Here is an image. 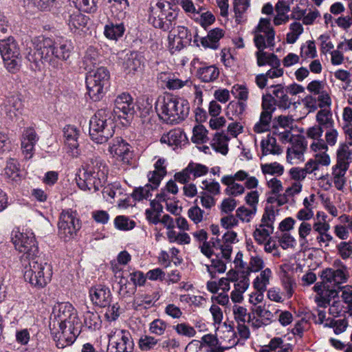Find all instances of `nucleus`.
I'll return each instance as SVG.
<instances>
[{
    "mask_svg": "<svg viewBox=\"0 0 352 352\" xmlns=\"http://www.w3.org/2000/svg\"><path fill=\"white\" fill-rule=\"evenodd\" d=\"M158 341L159 340L153 336L144 335L140 338L138 345L142 351H147L153 349Z\"/></svg>",
    "mask_w": 352,
    "mask_h": 352,
    "instance_id": "42",
    "label": "nucleus"
},
{
    "mask_svg": "<svg viewBox=\"0 0 352 352\" xmlns=\"http://www.w3.org/2000/svg\"><path fill=\"white\" fill-rule=\"evenodd\" d=\"M34 45L25 56L30 68L34 72L41 71L45 65L54 69H62V62L70 58L74 50L72 41L63 37L43 36Z\"/></svg>",
    "mask_w": 352,
    "mask_h": 352,
    "instance_id": "2",
    "label": "nucleus"
},
{
    "mask_svg": "<svg viewBox=\"0 0 352 352\" xmlns=\"http://www.w3.org/2000/svg\"><path fill=\"white\" fill-rule=\"evenodd\" d=\"M115 227L120 230H131L135 226V222L129 217L120 215L114 219Z\"/></svg>",
    "mask_w": 352,
    "mask_h": 352,
    "instance_id": "39",
    "label": "nucleus"
},
{
    "mask_svg": "<svg viewBox=\"0 0 352 352\" xmlns=\"http://www.w3.org/2000/svg\"><path fill=\"white\" fill-rule=\"evenodd\" d=\"M142 59V56L138 52H131L129 54H126L123 62L124 71L127 74L134 73L140 68Z\"/></svg>",
    "mask_w": 352,
    "mask_h": 352,
    "instance_id": "24",
    "label": "nucleus"
},
{
    "mask_svg": "<svg viewBox=\"0 0 352 352\" xmlns=\"http://www.w3.org/2000/svg\"><path fill=\"white\" fill-rule=\"evenodd\" d=\"M233 314L234 316V319L236 320L238 324L245 323L247 318L246 308L241 306L234 305L233 307Z\"/></svg>",
    "mask_w": 352,
    "mask_h": 352,
    "instance_id": "62",
    "label": "nucleus"
},
{
    "mask_svg": "<svg viewBox=\"0 0 352 352\" xmlns=\"http://www.w3.org/2000/svg\"><path fill=\"white\" fill-rule=\"evenodd\" d=\"M197 76L202 82H213L218 78L219 70L214 65H204L197 69Z\"/></svg>",
    "mask_w": 352,
    "mask_h": 352,
    "instance_id": "27",
    "label": "nucleus"
},
{
    "mask_svg": "<svg viewBox=\"0 0 352 352\" xmlns=\"http://www.w3.org/2000/svg\"><path fill=\"white\" fill-rule=\"evenodd\" d=\"M23 107L19 95H12L8 97L0 106V115L9 121H14L19 114L21 113Z\"/></svg>",
    "mask_w": 352,
    "mask_h": 352,
    "instance_id": "15",
    "label": "nucleus"
},
{
    "mask_svg": "<svg viewBox=\"0 0 352 352\" xmlns=\"http://www.w3.org/2000/svg\"><path fill=\"white\" fill-rule=\"evenodd\" d=\"M211 265L207 266V270L210 273L211 278L215 277V272L211 271L210 268L213 267L219 273H223L226 270V265L223 261L219 258V255H217V258L211 259Z\"/></svg>",
    "mask_w": 352,
    "mask_h": 352,
    "instance_id": "50",
    "label": "nucleus"
},
{
    "mask_svg": "<svg viewBox=\"0 0 352 352\" xmlns=\"http://www.w3.org/2000/svg\"><path fill=\"white\" fill-rule=\"evenodd\" d=\"M273 113L274 112L262 111L259 121L256 123L254 126V131L257 133H261L268 131Z\"/></svg>",
    "mask_w": 352,
    "mask_h": 352,
    "instance_id": "33",
    "label": "nucleus"
},
{
    "mask_svg": "<svg viewBox=\"0 0 352 352\" xmlns=\"http://www.w3.org/2000/svg\"><path fill=\"white\" fill-rule=\"evenodd\" d=\"M316 121L318 124L325 128L331 129L333 127L334 122L330 110L323 109L318 111L316 114Z\"/></svg>",
    "mask_w": 352,
    "mask_h": 352,
    "instance_id": "35",
    "label": "nucleus"
},
{
    "mask_svg": "<svg viewBox=\"0 0 352 352\" xmlns=\"http://www.w3.org/2000/svg\"><path fill=\"white\" fill-rule=\"evenodd\" d=\"M249 272H242L239 281L234 284V289L241 292H245L250 285Z\"/></svg>",
    "mask_w": 352,
    "mask_h": 352,
    "instance_id": "60",
    "label": "nucleus"
},
{
    "mask_svg": "<svg viewBox=\"0 0 352 352\" xmlns=\"http://www.w3.org/2000/svg\"><path fill=\"white\" fill-rule=\"evenodd\" d=\"M338 294V292L336 289L326 290L320 297L316 298L318 305L322 307L330 305L331 300L336 298Z\"/></svg>",
    "mask_w": 352,
    "mask_h": 352,
    "instance_id": "47",
    "label": "nucleus"
},
{
    "mask_svg": "<svg viewBox=\"0 0 352 352\" xmlns=\"http://www.w3.org/2000/svg\"><path fill=\"white\" fill-rule=\"evenodd\" d=\"M261 33L264 34L263 35L266 44L271 50H273L275 46V30L271 25L270 19L261 18L260 19L258 24L255 28L254 35Z\"/></svg>",
    "mask_w": 352,
    "mask_h": 352,
    "instance_id": "20",
    "label": "nucleus"
},
{
    "mask_svg": "<svg viewBox=\"0 0 352 352\" xmlns=\"http://www.w3.org/2000/svg\"><path fill=\"white\" fill-rule=\"evenodd\" d=\"M61 16L67 25L69 29L76 32L78 30H82L87 25L89 18L80 13L79 11H73L72 13L69 10H65Z\"/></svg>",
    "mask_w": 352,
    "mask_h": 352,
    "instance_id": "18",
    "label": "nucleus"
},
{
    "mask_svg": "<svg viewBox=\"0 0 352 352\" xmlns=\"http://www.w3.org/2000/svg\"><path fill=\"white\" fill-rule=\"evenodd\" d=\"M261 170L264 175H282L284 172V167L278 162L261 164Z\"/></svg>",
    "mask_w": 352,
    "mask_h": 352,
    "instance_id": "40",
    "label": "nucleus"
},
{
    "mask_svg": "<svg viewBox=\"0 0 352 352\" xmlns=\"http://www.w3.org/2000/svg\"><path fill=\"white\" fill-rule=\"evenodd\" d=\"M274 97L271 94H266L262 97L263 111L274 112L276 110Z\"/></svg>",
    "mask_w": 352,
    "mask_h": 352,
    "instance_id": "57",
    "label": "nucleus"
},
{
    "mask_svg": "<svg viewBox=\"0 0 352 352\" xmlns=\"http://www.w3.org/2000/svg\"><path fill=\"white\" fill-rule=\"evenodd\" d=\"M207 133L208 131L203 125L195 126L193 129L192 141L197 144L206 142L209 140L207 136Z\"/></svg>",
    "mask_w": 352,
    "mask_h": 352,
    "instance_id": "41",
    "label": "nucleus"
},
{
    "mask_svg": "<svg viewBox=\"0 0 352 352\" xmlns=\"http://www.w3.org/2000/svg\"><path fill=\"white\" fill-rule=\"evenodd\" d=\"M87 94L94 102L100 101L104 96L110 85V74L104 67L91 69L85 78Z\"/></svg>",
    "mask_w": 352,
    "mask_h": 352,
    "instance_id": "6",
    "label": "nucleus"
},
{
    "mask_svg": "<svg viewBox=\"0 0 352 352\" xmlns=\"http://www.w3.org/2000/svg\"><path fill=\"white\" fill-rule=\"evenodd\" d=\"M89 297L92 303L100 307H107L111 302V292L107 285L97 284L89 289Z\"/></svg>",
    "mask_w": 352,
    "mask_h": 352,
    "instance_id": "16",
    "label": "nucleus"
},
{
    "mask_svg": "<svg viewBox=\"0 0 352 352\" xmlns=\"http://www.w3.org/2000/svg\"><path fill=\"white\" fill-rule=\"evenodd\" d=\"M261 147L263 155H279L282 153V149L276 144V138L270 135H268L266 139L262 140Z\"/></svg>",
    "mask_w": 352,
    "mask_h": 352,
    "instance_id": "30",
    "label": "nucleus"
},
{
    "mask_svg": "<svg viewBox=\"0 0 352 352\" xmlns=\"http://www.w3.org/2000/svg\"><path fill=\"white\" fill-rule=\"evenodd\" d=\"M254 43L258 51L255 55L256 57L257 65L262 67L266 65L270 66H278L280 65V60L278 56L272 53L268 54L264 51L265 49L269 47L265 41V37L262 34H256L254 37Z\"/></svg>",
    "mask_w": 352,
    "mask_h": 352,
    "instance_id": "11",
    "label": "nucleus"
},
{
    "mask_svg": "<svg viewBox=\"0 0 352 352\" xmlns=\"http://www.w3.org/2000/svg\"><path fill=\"white\" fill-rule=\"evenodd\" d=\"M271 276L272 271L270 268L261 271L260 276H257L253 281L254 288L257 291H265Z\"/></svg>",
    "mask_w": 352,
    "mask_h": 352,
    "instance_id": "34",
    "label": "nucleus"
},
{
    "mask_svg": "<svg viewBox=\"0 0 352 352\" xmlns=\"http://www.w3.org/2000/svg\"><path fill=\"white\" fill-rule=\"evenodd\" d=\"M107 352H133L134 342L131 333L120 330L108 336Z\"/></svg>",
    "mask_w": 352,
    "mask_h": 352,
    "instance_id": "10",
    "label": "nucleus"
},
{
    "mask_svg": "<svg viewBox=\"0 0 352 352\" xmlns=\"http://www.w3.org/2000/svg\"><path fill=\"white\" fill-rule=\"evenodd\" d=\"M231 93L236 98L243 102L248 98V89L243 85H234L232 87Z\"/></svg>",
    "mask_w": 352,
    "mask_h": 352,
    "instance_id": "53",
    "label": "nucleus"
},
{
    "mask_svg": "<svg viewBox=\"0 0 352 352\" xmlns=\"http://www.w3.org/2000/svg\"><path fill=\"white\" fill-rule=\"evenodd\" d=\"M252 311L253 314H256L258 317L263 319L267 324H270L272 322L273 314L270 311L265 309L261 305L256 306L252 308Z\"/></svg>",
    "mask_w": 352,
    "mask_h": 352,
    "instance_id": "51",
    "label": "nucleus"
},
{
    "mask_svg": "<svg viewBox=\"0 0 352 352\" xmlns=\"http://www.w3.org/2000/svg\"><path fill=\"white\" fill-rule=\"evenodd\" d=\"M267 89H272V94H271L274 97L276 106L279 109L286 110L291 107L293 102L287 95L288 92L285 86L282 84H277L271 85Z\"/></svg>",
    "mask_w": 352,
    "mask_h": 352,
    "instance_id": "19",
    "label": "nucleus"
},
{
    "mask_svg": "<svg viewBox=\"0 0 352 352\" xmlns=\"http://www.w3.org/2000/svg\"><path fill=\"white\" fill-rule=\"evenodd\" d=\"M337 248L339 254L343 259L349 258L352 254V243L341 242Z\"/></svg>",
    "mask_w": 352,
    "mask_h": 352,
    "instance_id": "61",
    "label": "nucleus"
},
{
    "mask_svg": "<svg viewBox=\"0 0 352 352\" xmlns=\"http://www.w3.org/2000/svg\"><path fill=\"white\" fill-rule=\"evenodd\" d=\"M4 175L12 182H18L21 179V170L17 160L10 158L4 168Z\"/></svg>",
    "mask_w": 352,
    "mask_h": 352,
    "instance_id": "31",
    "label": "nucleus"
},
{
    "mask_svg": "<svg viewBox=\"0 0 352 352\" xmlns=\"http://www.w3.org/2000/svg\"><path fill=\"white\" fill-rule=\"evenodd\" d=\"M98 0H76V3L78 5L79 10L87 12H95L97 10Z\"/></svg>",
    "mask_w": 352,
    "mask_h": 352,
    "instance_id": "49",
    "label": "nucleus"
},
{
    "mask_svg": "<svg viewBox=\"0 0 352 352\" xmlns=\"http://www.w3.org/2000/svg\"><path fill=\"white\" fill-rule=\"evenodd\" d=\"M150 9L152 14H150L148 20L153 23L155 28L161 29L163 31H170L173 29L175 24L165 23L164 21L166 14V11L160 12V14H157L156 12H153V8Z\"/></svg>",
    "mask_w": 352,
    "mask_h": 352,
    "instance_id": "29",
    "label": "nucleus"
},
{
    "mask_svg": "<svg viewBox=\"0 0 352 352\" xmlns=\"http://www.w3.org/2000/svg\"><path fill=\"white\" fill-rule=\"evenodd\" d=\"M245 108L246 103L243 101H231L227 107V114L241 119Z\"/></svg>",
    "mask_w": 352,
    "mask_h": 352,
    "instance_id": "36",
    "label": "nucleus"
},
{
    "mask_svg": "<svg viewBox=\"0 0 352 352\" xmlns=\"http://www.w3.org/2000/svg\"><path fill=\"white\" fill-rule=\"evenodd\" d=\"M176 102L179 104V105L175 107V113L174 115L173 124H177L184 120L188 117L190 111V104L187 100L177 96Z\"/></svg>",
    "mask_w": 352,
    "mask_h": 352,
    "instance_id": "28",
    "label": "nucleus"
},
{
    "mask_svg": "<svg viewBox=\"0 0 352 352\" xmlns=\"http://www.w3.org/2000/svg\"><path fill=\"white\" fill-rule=\"evenodd\" d=\"M125 32V27L123 23H114L111 21H108L104 28V36L113 41H118L121 38Z\"/></svg>",
    "mask_w": 352,
    "mask_h": 352,
    "instance_id": "26",
    "label": "nucleus"
},
{
    "mask_svg": "<svg viewBox=\"0 0 352 352\" xmlns=\"http://www.w3.org/2000/svg\"><path fill=\"white\" fill-rule=\"evenodd\" d=\"M83 170L82 175L76 179L78 186L82 190H99L107 179L109 170L106 164L98 157L90 159Z\"/></svg>",
    "mask_w": 352,
    "mask_h": 352,
    "instance_id": "4",
    "label": "nucleus"
},
{
    "mask_svg": "<svg viewBox=\"0 0 352 352\" xmlns=\"http://www.w3.org/2000/svg\"><path fill=\"white\" fill-rule=\"evenodd\" d=\"M51 320H53L54 327L57 324L63 335L67 331L71 334L67 344H73L81 333L80 318L76 309L69 302L56 304L52 309Z\"/></svg>",
    "mask_w": 352,
    "mask_h": 352,
    "instance_id": "3",
    "label": "nucleus"
},
{
    "mask_svg": "<svg viewBox=\"0 0 352 352\" xmlns=\"http://www.w3.org/2000/svg\"><path fill=\"white\" fill-rule=\"evenodd\" d=\"M190 175H193V179L205 175L208 172V168L201 164L190 162L187 166Z\"/></svg>",
    "mask_w": 352,
    "mask_h": 352,
    "instance_id": "43",
    "label": "nucleus"
},
{
    "mask_svg": "<svg viewBox=\"0 0 352 352\" xmlns=\"http://www.w3.org/2000/svg\"><path fill=\"white\" fill-rule=\"evenodd\" d=\"M264 267L263 260L258 256H251L249 263V267L245 272H249V275L251 272H258Z\"/></svg>",
    "mask_w": 352,
    "mask_h": 352,
    "instance_id": "52",
    "label": "nucleus"
},
{
    "mask_svg": "<svg viewBox=\"0 0 352 352\" xmlns=\"http://www.w3.org/2000/svg\"><path fill=\"white\" fill-rule=\"evenodd\" d=\"M11 235L12 241L16 250L23 253V256L28 260L40 256L38 247L33 232H20L17 228L12 232Z\"/></svg>",
    "mask_w": 352,
    "mask_h": 352,
    "instance_id": "8",
    "label": "nucleus"
},
{
    "mask_svg": "<svg viewBox=\"0 0 352 352\" xmlns=\"http://www.w3.org/2000/svg\"><path fill=\"white\" fill-rule=\"evenodd\" d=\"M82 318L83 322H80L81 331H83V329L94 331L101 328L102 320L98 312L94 311V309L89 310L88 309V307H87V310L83 312Z\"/></svg>",
    "mask_w": 352,
    "mask_h": 352,
    "instance_id": "21",
    "label": "nucleus"
},
{
    "mask_svg": "<svg viewBox=\"0 0 352 352\" xmlns=\"http://www.w3.org/2000/svg\"><path fill=\"white\" fill-rule=\"evenodd\" d=\"M107 307V309L104 314L105 318L110 322L115 321L120 316V306L118 303H114L112 305L110 303Z\"/></svg>",
    "mask_w": 352,
    "mask_h": 352,
    "instance_id": "59",
    "label": "nucleus"
},
{
    "mask_svg": "<svg viewBox=\"0 0 352 352\" xmlns=\"http://www.w3.org/2000/svg\"><path fill=\"white\" fill-rule=\"evenodd\" d=\"M0 54L4 67L11 74L17 73L21 67V55L19 46L12 36L0 40Z\"/></svg>",
    "mask_w": 352,
    "mask_h": 352,
    "instance_id": "7",
    "label": "nucleus"
},
{
    "mask_svg": "<svg viewBox=\"0 0 352 352\" xmlns=\"http://www.w3.org/2000/svg\"><path fill=\"white\" fill-rule=\"evenodd\" d=\"M204 213V211L197 206L191 207L188 211V217L195 224L200 223L203 220Z\"/></svg>",
    "mask_w": 352,
    "mask_h": 352,
    "instance_id": "58",
    "label": "nucleus"
},
{
    "mask_svg": "<svg viewBox=\"0 0 352 352\" xmlns=\"http://www.w3.org/2000/svg\"><path fill=\"white\" fill-rule=\"evenodd\" d=\"M185 352H208L204 350L203 344L197 340H193L188 344Z\"/></svg>",
    "mask_w": 352,
    "mask_h": 352,
    "instance_id": "64",
    "label": "nucleus"
},
{
    "mask_svg": "<svg viewBox=\"0 0 352 352\" xmlns=\"http://www.w3.org/2000/svg\"><path fill=\"white\" fill-rule=\"evenodd\" d=\"M135 113L134 103L130 94L122 93L114 101V109H99L89 120V136L97 144L107 142L113 137L116 129V118L124 120L122 124L130 123Z\"/></svg>",
    "mask_w": 352,
    "mask_h": 352,
    "instance_id": "1",
    "label": "nucleus"
},
{
    "mask_svg": "<svg viewBox=\"0 0 352 352\" xmlns=\"http://www.w3.org/2000/svg\"><path fill=\"white\" fill-rule=\"evenodd\" d=\"M256 212V209H248L245 206H241L237 208L236 211V215L238 218H239L242 221L250 222L251 217L254 215Z\"/></svg>",
    "mask_w": 352,
    "mask_h": 352,
    "instance_id": "55",
    "label": "nucleus"
},
{
    "mask_svg": "<svg viewBox=\"0 0 352 352\" xmlns=\"http://www.w3.org/2000/svg\"><path fill=\"white\" fill-rule=\"evenodd\" d=\"M56 0H24L28 8H36L38 10L47 11L50 9Z\"/></svg>",
    "mask_w": 352,
    "mask_h": 352,
    "instance_id": "37",
    "label": "nucleus"
},
{
    "mask_svg": "<svg viewBox=\"0 0 352 352\" xmlns=\"http://www.w3.org/2000/svg\"><path fill=\"white\" fill-rule=\"evenodd\" d=\"M81 225V221L76 210H63L58 223V236L65 241H69L77 236Z\"/></svg>",
    "mask_w": 352,
    "mask_h": 352,
    "instance_id": "9",
    "label": "nucleus"
},
{
    "mask_svg": "<svg viewBox=\"0 0 352 352\" xmlns=\"http://www.w3.org/2000/svg\"><path fill=\"white\" fill-rule=\"evenodd\" d=\"M228 140L225 134L217 132L214 135L211 146L217 152L226 155L228 152Z\"/></svg>",
    "mask_w": 352,
    "mask_h": 352,
    "instance_id": "32",
    "label": "nucleus"
},
{
    "mask_svg": "<svg viewBox=\"0 0 352 352\" xmlns=\"http://www.w3.org/2000/svg\"><path fill=\"white\" fill-rule=\"evenodd\" d=\"M176 332L187 337H193L196 334L195 329L186 323H180L174 327Z\"/></svg>",
    "mask_w": 352,
    "mask_h": 352,
    "instance_id": "56",
    "label": "nucleus"
},
{
    "mask_svg": "<svg viewBox=\"0 0 352 352\" xmlns=\"http://www.w3.org/2000/svg\"><path fill=\"white\" fill-rule=\"evenodd\" d=\"M281 280L285 290L289 297L293 294V286L295 285L294 280L285 270H281Z\"/></svg>",
    "mask_w": 352,
    "mask_h": 352,
    "instance_id": "44",
    "label": "nucleus"
},
{
    "mask_svg": "<svg viewBox=\"0 0 352 352\" xmlns=\"http://www.w3.org/2000/svg\"><path fill=\"white\" fill-rule=\"evenodd\" d=\"M29 266L26 267L24 272V279L32 287L41 289L47 286L51 281L52 276V268L42 257L29 260Z\"/></svg>",
    "mask_w": 352,
    "mask_h": 352,
    "instance_id": "5",
    "label": "nucleus"
},
{
    "mask_svg": "<svg viewBox=\"0 0 352 352\" xmlns=\"http://www.w3.org/2000/svg\"><path fill=\"white\" fill-rule=\"evenodd\" d=\"M147 177L149 183L144 186L135 188L131 194L132 197L136 201H140L151 197V191L157 189L164 176L153 170L148 172Z\"/></svg>",
    "mask_w": 352,
    "mask_h": 352,
    "instance_id": "13",
    "label": "nucleus"
},
{
    "mask_svg": "<svg viewBox=\"0 0 352 352\" xmlns=\"http://www.w3.org/2000/svg\"><path fill=\"white\" fill-rule=\"evenodd\" d=\"M167 327L166 322L161 319H155L150 323L149 331L151 333L162 336Z\"/></svg>",
    "mask_w": 352,
    "mask_h": 352,
    "instance_id": "48",
    "label": "nucleus"
},
{
    "mask_svg": "<svg viewBox=\"0 0 352 352\" xmlns=\"http://www.w3.org/2000/svg\"><path fill=\"white\" fill-rule=\"evenodd\" d=\"M98 61L99 54L97 50L93 47H88L84 56V63L86 64L87 67L94 66Z\"/></svg>",
    "mask_w": 352,
    "mask_h": 352,
    "instance_id": "45",
    "label": "nucleus"
},
{
    "mask_svg": "<svg viewBox=\"0 0 352 352\" xmlns=\"http://www.w3.org/2000/svg\"><path fill=\"white\" fill-rule=\"evenodd\" d=\"M176 97L173 95H166L158 98L155 104V109L159 118L166 123L173 124L175 107L179 105L176 102Z\"/></svg>",
    "mask_w": 352,
    "mask_h": 352,
    "instance_id": "12",
    "label": "nucleus"
},
{
    "mask_svg": "<svg viewBox=\"0 0 352 352\" xmlns=\"http://www.w3.org/2000/svg\"><path fill=\"white\" fill-rule=\"evenodd\" d=\"M225 32L223 29L216 28L210 30L206 36L201 37L200 43L205 49L217 50L219 48V41L224 36Z\"/></svg>",
    "mask_w": 352,
    "mask_h": 352,
    "instance_id": "22",
    "label": "nucleus"
},
{
    "mask_svg": "<svg viewBox=\"0 0 352 352\" xmlns=\"http://www.w3.org/2000/svg\"><path fill=\"white\" fill-rule=\"evenodd\" d=\"M289 142L292 144V147L288 148L287 151V160L289 161L293 158L292 155L294 158L300 160L307 147L306 140L303 136L298 135L294 139H290Z\"/></svg>",
    "mask_w": 352,
    "mask_h": 352,
    "instance_id": "23",
    "label": "nucleus"
},
{
    "mask_svg": "<svg viewBox=\"0 0 352 352\" xmlns=\"http://www.w3.org/2000/svg\"><path fill=\"white\" fill-rule=\"evenodd\" d=\"M275 212L274 206H266L261 219L260 227H266L274 230L273 223L275 221Z\"/></svg>",
    "mask_w": 352,
    "mask_h": 352,
    "instance_id": "38",
    "label": "nucleus"
},
{
    "mask_svg": "<svg viewBox=\"0 0 352 352\" xmlns=\"http://www.w3.org/2000/svg\"><path fill=\"white\" fill-rule=\"evenodd\" d=\"M274 230L267 228L266 227H260L256 228L253 233V236L255 241L260 245L264 243L270 234L273 232Z\"/></svg>",
    "mask_w": 352,
    "mask_h": 352,
    "instance_id": "46",
    "label": "nucleus"
},
{
    "mask_svg": "<svg viewBox=\"0 0 352 352\" xmlns=\"http://www.w3.org/2000/svg\"><path fill=\"white\" fill-rule=\"evenodd\" d=\"M177 39H180L184 45H189L192 41V34L190 31L184 26H177Z\"/></svg>",
    "mask_w": 352,
    "mask_h": 352,
    "instance_id": "54",
    "label": "nucleus"
},
{
    "mask_svg": "<svg viewBox=\"0 0 352 352\" xmlns=\"http://www.w3.org/2000/svg\"><path fill=\"white\" fill-rule=\"evenodd\" d=\"M132 147L122 138H116L109 147V153L124 163H129L133 157Z\"/></svg>",
    "mask_w": 352,
    "mask_h": 352,
    "instance_id": "17",
    "label": "nucleus"
},
{
    "mask_svg": "<svg viewBox=\"0 0 352 352\" xmlns=\"http://www.w3.org/2000/svg\"><path fill=\"white\" fill-rule=\"evenodd\" d=\"M187 141L185 133L179 128L170 130L167 134L161 138L162 143H167L169 146H181Z\"/></svg>",
    "mask_w": 352,
    "mask_h": 352,
    "instance_id": "25",
    "label": "nucleus"
},
{
    "mask_svg": "<svg viewBox=\"0 0 352 352\" xmlns=\"http://www.w3.org/2000/svg\"><path fill=\"white\" fill-rule=\"evenodd\" d=\"M63 133L67 153L73 157H77L80 153L78 143L80 130L74 125L67 124L63 129Z\"/></svg>",
    "mask_w": 352,
    "mask_h": 352,
    "instance_id": "14",
    "label": "nucleus"
},
{
    "mask_svg": "<svg viewBox=\"0 0 352 352\" xmlns=\"http://www.w3.org/2000/svg\"><path fill=\"white\" fill-rule=\"evenodd\" d=\"M236 201L232 198H226L222 201L221 210L222 212L228 214L232 212L236 207Z\"/></svg>",
    "mask_w": 352,
    "mask_h": 352,
    "instance_id": "63",
    "label": "nucleus"
}]
</instances>
